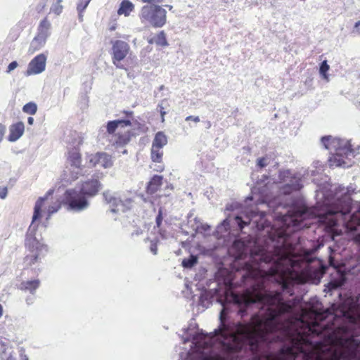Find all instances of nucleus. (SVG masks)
Masks as SVG:
<instances>
[{
	"label": "nucleus",
	"instance_id": "1",
	"mask_svg": "<svg viewBox=\"0 0 360 360\" xmlns=\"http://www.w3.org/2000/svg\"><path fill=\"white\" fill-rule=\"evenodd\" d=\"M53 193V189H49L44 196L39 198L35 202L32 223L28 228L25 238V246L30 252L25 257V263L27 266H31L37 262L47 252V247L35 236L38 227L36 221L41 217L42 207Z\"/></svg>",
	"mask_w": 360,
	"mask_h": 360
},
{
	"label": "nucleus",
	"instance_id": "2",
	"mask_svg": "<svg viewBox=\"0 0 360 360\" xmlns=\"http://www.w3.org/2000/svg\"><path fill=\"white\" fill-rule=\"evenodd\" d=\"M321 143L326 149L330 150L329 164L330 167H349L352 165V159L356 154L360 153V146L356 152L351 148L349 141L334 138L331 136H323Z\"/></svg>",
	"mask_w": 360,
	"mask_h": 360
},
{
	"label": "nucleus",
	"instance_id": "3",
	"mask_svg": "<svg viewBox=\"0 0 360 360\" xmlns=\"http://www.w3.org/2000/svg\"><path fill=\"white\" fill-rule=\"evenodd\" d=\"M101 183L95 178L84 181L81 186L65 192L68 209L75 212H81L89 207L87 197L95 196L101 189Z\"/></svg>",
	"mask_w": 360,
	"mask_h": 360
},
{
	"label": "nucleus",
	"instance_id": "4",
	"mask_svg": "<svg viewBox=\"0 0 360 360\" xmlns=\"http://www.w3.org/2000/svg\"><path fill=\"white\" fill-rule=\"evenodd\" d=\"M258 214L260 215L261 218L264 217V213L263 212H258L256 207H247L240 213L235 214L233 218L228 216L217 226V233L219 236H223L224 232H227L230 229L231 224L236 225L240 230H242Z\"/></svg>",
	"mask_w": 360,
	"mask_h": 360
},
{
	"label": "nucleus",
	"instance_id": "5",
	"mask_svg": "<svg viewBox=\"0 0 360 360\" xmlns=\"http://www.w3.org/2000/svg\"><path fill=\"white\" fill-rule=\"evenodd\" d=\"M166 10L161 6L150 4L142 8L140 18L143 23L148 24L155 27H161L166 22Z\"/></svg>",
	"mask_w": 360,
	"mask_h": 360
},
{
	"label": "nucleus",
	"instance_id": "6",
	"mask_svg": "<svg viewBox=\"0 0 360 360\" xmlns=\"http://www.w3.org/2000/svg\"><path fill=\"white\" fill-rule=\"evenodd\" d=\"M288 257V252L284 249H278L275 254L271 252L262 253L261 255L262 261L265 264H271L266 271L267 275L273 279H276Z\"/></svg>",
	"mask_w": 360,
	"mask_h": 360
},
{
	"label": "nucleus",
	"instance_id": "7",
	"mask_svg": "<svg viewBox=\"0 0 360 360\" xmlns=\"http://www.w3.org/2000/svg\"><path fill=\"white\" fill-rule=\"evenodd\" d=\"M103 197L105 203L109 205L110 212L113 214L124 213L133 206L134 200L131 198L121 196L117 193L109 190L103 193Z\"/></svg>",
	"mask_w": 360,
	"mask_h": 360
},
{
	"label": "nucleus",
	"instance_id": "8",
	"mask_svg": "<svg viewBox=\"0 0 360 360\" xmlns=\"http://www.w3.org/2000/svg\"><path fill=\"white\" fill-rule=\"evenodd\" d=\"M303 175L300 173H292L289 169L281 170L278 174L281 193L287 195L300 190L302 187V176Z\"/></svg>",
	"mask_w": 360,
	"mask_h": 360
},
{
	"label": "nucleus",
	"instance_id": "9",
	"mask_svg": "<svg viewBox=\"0 0 360 360\" xmlns=\"http://www.w3.org/2000/svg\"><path fill=\"white\" fill-rule=\"evenodd\" d=\"M112 63L120 69L123 68L121 61L123 60L129 53L130 50L129 45L124 41L115 40L112 41Z\"/></svg>",
	"mask_w": 360,
	"mask_h": 360
},
{
	"label": "nucleus",
	"instance_id": "10",
	"mask_svg": "<svg viewBox=\"0 0 360 360\" xmlns=\"http://www.w3.org/2000/svg\"><path fill=\"white\" fill-rule=\"evenodd\" d=\"M68 160L72 167V170L70 171L72 176L71 179H68V181H75L79 175L86 174V170L85 168L81 167V155L77 148H74L69 152Z\"/></svg>",
	"mask_w": 360,
	"mask_h": 360
},
{
	"label": "nucleus",
	"instance_id": "11",
	"mask_svg": "<svg viewBox=\"0 0 360 360\" xmlns=\"http://www.w3.org/2000/svg\"><path fill=\"white\" fill-rule=\"evenodd\" d=\"M91 166H101L105 169L110 168L113 165L112 156L106 153H97L88 157Z\"/></svg>",
	"mask_w": 360,
	"mask_h": 360
},
{
	"label": "nucleus",
	"instance_id": "12",
	"mask_svg": "<svg viewBox=\"0 0 360 360\" xmlns=\"http://www.w3.org/2000/svg\"><path fill=\"white\" fill-rule=\"evenodd\" d=\"M46 56L41 53L35 56L29 63L27 75L40 74L45 70Z\"/></svg>",
	"mask_w": 360,
	"mask_h": 360
},
{
	"label": "nucleus",
	"instance_id": "13",
	"mask_svg": "<svg viewBox=\"0 0 360 360\" xmlns=\"http://www.w3.org/2000/svg\"><path fill=\"white\" fill-rule=\"evenodd\" d=\"M131 120H117L113 121H110L108 122L106 129L107 131L109 134H113L116 130L117 132L122 129L126 127H131Z\"/></svg>",
	"mask_w": 360,
	"mask_h": 360
},
{
	"label": "nucleus",
	"instance_id": "14",
	"mask_svg": "<svg viewBox=\"0 0 360 360\" xmlns=\"http://www.w3.org/2000/svg\"><path fill=\"white\" fill-rule=\"evenodd\" d=\"M131 135L130 127L122 129L116 134V138L113 144L117 148L123 147L130 141Z\"/></svg>",
	"mask_w": 360,
	"mask_h": 360
},
{
	"label": "nucleus",
	"instance_id": "15",
	"mask_svg": "<svg viewBox=\"0 0 360 360\" xmlns=\"http://www.w3.org/2000/svg\"><path fill=\"white\" fill-rule=\"evenodd\" d=\"M25 125L22 122H19L12 124L9 129L8 141L11 142L16 141L24 133Z\"/></svg>",
	"mask_w": 360,
	"mask_h": 360
},
{
	"label": "nucleus",
	"instance_id": "16",
	"mask_svg": "<svg viewBox=\"0 0 360 360\" xmlns=\"http://www.w3.org/2000/svg\"><path fill=\"white\" fill-rule=\"evenodd\" d=\"M265 302L267 301L266 300L265 295H257L255 299H246L244 305L238 306V314H240L241 316H243L247 313V309L250 305L255 303H262Z\"/></svg>",
	"mask_w": 360,
	"mask_h": 360
},
{
	"label": "nucleus",
	"instance_id": "17",
	"mask_svg": "<svg viewBox=\"0 0 360 360\" xmlns=\"http://www.w3.org/2000/svg\"><path fill=\"white\" fill-rule=\"evenodd\" d=\"M40 285V281L39 279H34L31 281H26L21 282L20 289L22 290L27 291L31 294H34L36 290Z\"/></svg>",
	"mask_w": 360,
	"mask_h": 360
},
{
	"label": "nucleus",
	"instance_id": "18",
	"mask_svg": "<svg viewBox=\"0 0 360 360\" xmlns=\"http://www.w3.org/2000/svg\"><path fill=\"white\" fill-rule=\"evenodd\" d=\"M346 281V276L343 274H340L337 278L331 279V281L327 284L326 288L328 291L336 290L344 285Z\"/></svg>",
	"mask_w": 360,
	"mask_h": 360
},
{
	"label": "nucleus",
	"instance_id": "19",
	"mask_svg": "<svg viewBox=\"0 0 360 360\" xmlns=\"http://www.w3.org/2000/svg\"><path fill=\"white\" fill-rule=\"evenodd\" d=\"M51 23L46 18L44 19L39 24L37 36L46 41L50 35Z\"/></svg>",
	"mask_w": 360,
	"mask_h": 360
},
{
	"label": "nucleus",
	"instance_id": "20",
	"mask_svg": "<svg viewBox=\"0 0 360 360\" xmlns=\"http://www.w3.org/2000/svg\"><path fill=\"white\" fill-rule=\"evenodd\" d=\"M162 182V177L159 175H155L148 183L147 192L150 194L155 193L161 186Z\"/></svg>",
	"mask_w": 360,
	"mask_h": 360
},
{
	"label": "nucleus",
	"instance_id": "21",
	"mask_svg": "<svg viewBox=\"0 0 360 360\" xmlns=\"http://www.w3.org/2000/svg\"><path fill=\"white\" fill-rule=\"evenodd\" d=\"M167 143V137L162 131H158L153 139L152 146L162 148Z\"/></svg>",
	"mask_w": 360,
	"mask_h": 360
},
{
	"label": "nucleus",
	"instance_id": "22",
	"mask_svg": "<svg viewBox=\"0 0 360 360\" xmlns=\"http://www.w3.org/2000/svg\"><path fill=\"white\" fill-rule=\"evenodd\" d=\"M134 5L129 0H123L120 6L118 9V14H124L125 16H128L130 13L134 10Z\"/></svg>",
	"mask_w": 360,
	"mask_h": 360
},
{
	"label": "nucleus",
	"instance_id": "23",
	"mask_svg": "<svg viewBox=\"0 0 360 360\" xmlns=\"http://www.w3.org/2000/svg\"><path fill=\"white\" fill-rule=\"evenodd\" d=\"M46 40L41 39V37L37 35L31 41L29 48V51L31 53H34L41 49L46 44Z\"/></svg>",
	"mask_w": 360,
	"mask_h": 360
},
{
	"label": "nucleus",
	"instance_id": "24",
	"mask_svg": "<svg viewBox=\"0 0 360 360\" xmlns=\"http://www.w3.org/2000/svg\"><path fill=\"white\" fill-rule=\"evenodd\" d=\"M296 347L297 348H294L293 347H287L285 348L286 353L292 360L297 359L300 354L304 353L302 346L297 345Z\"/></svg>",
	"mask_w": 360,
	"mask_h": 360
},
{
	"label": "nucleus",
	"instance_id": "25",
	"mask_svg": "<svg viewBox=\"0 0 360 360\" xmlns=\"http://www.w3.org/2000/svg\"><path fill=\"white\" fill-rule=\"evenodd\" d=\"M61 207V201L56 199L55 201H52L51 204L49 205L47 208V217L46 220L51 217V216L58 212Z\"/></svg>",
	"mask_w": 360,
	"mask_h": 360
},
{
	"label": "nucleus",
	"instance_id": "26",
	"mask_svg": "<svg viewBox=\"0 0 360 360\" xmlns=\"http://www.w3.org/2000/svg\"><path fill=\"white\" fill-rule=\"evenodd\" d=\"M153 42L156 44L157 45L161 46H166L168 45L165 34L163 31H161L159 32L157 35L153 37V38L151 39Z\"/></svg>",
	"mask_w": 360,
	"mask_h": 360
},
{
	"label": "nucleus",
	"instance_id": "27",
	"mask_svg": "<svg viewBox=\"0 0 360 360\" xmlns=\"http://www.w3.org/2000/svg\"><path fill=\"white\" fill-rule=\"evenodd\" d=\"M198 257L197 255H191L188 258L182 261V266L186 269H191L198 263Z\"/></svg>",
	"mask_w": 360,
	"mask_h": 360
},
{
	"label": "nucleus",
	"instance_id": "28",
	"mask_svg": "<svg viewBox=\"0 0 360 360\" xmlns=\"http://www.w3.org/2000/svg\"><path fill=\"white\" fill-rule=\"evenodd\" d=\"M163 152L161 148H151V159L153 162H160L162 161Z\"/></svg>",
	"mask_w": 360,
	"mask_h": 360
},
{
	"label": "nucleus",
	"instance_id": "29",
	"mask_svg": "<svg viewBox=\"0 0 360 360\" xmlns=\"http://www.w3.org/2000/svg\"><path fill=\"white\" fill-rule=\"evenodd\" d=\"M22 110L25 113L33 115L37 112V106L36 103L33 102H30L23 106Z\"/></svg>",
	"mask_w": 360,
	"mask_h": 360
},
{
	"label": "nucleus",
	"instance_id": "30",
	"mask_svg": "<svg viewBox=\"0 0 360 360\" xmlns=\"http://www.w3.org/2000/svg\"><path fill=\"white\" fill-rule=\"evenodd\" d=\"M1 344L4 349L0 353V359L1 360H15V358L13 356L11 352L8 351L6 348H5V345L3 342H1Z\"/></svg>",
	"mask_w": 360,
	"mask_h": 360
},
{
	"label": "nucleus",
	"instance_id": "31",
	"mask_svg": "<svg viewBox=\"0 0 360 360\" xmlns=\"http://www.w3.org/2000/svg\"><path fill=\"white\" fill-rule=\"evenodd\" d=\"M200 220L194 216V214L190 212L188 214V225L195 231V226H198Z\"/></svg>",
	"mask_w": 360,
	"mask_h": 360
},
{
	"label": "nucleus",
	"instance_id": "32",
	"mask_svg": "<svg viewBox=\"0 0 360 360\" xmlns=\"http://www.w3.org/2000/svg\"><path fill=\"white\" fill-rule=\"evenodd\" d=\"M167 105V101L164 99L160 101V103L158 105V108L161 115V120L162 122L165 121V115L167 114V112L165 110Z\"/></svg>",
	"mask_w": 360,
	"mask_h": 360
},
{
	"label": "nucleus",
	"instance_id": "33",
	"mask_svg": "<svg viewBox=\"0 0 360 360\" xmlns=\"http://www.w3.org/2000/svg\"><path fill=\"white\" fill-rule=\"evenodd\" d=\"M330 67L327 63L326 60L323 61L319 68L320 75L323 77V79L328 80V75L326 74L327 71L329 70Z\"/></svg>",
	"mask_w": 360,
	"mask_h": 360
},
{
	"label": "nucleus",
	"instance_id": "34",
	"mask_svg": "<svg viewBox=\"0 0 360 360\" xmlns=\"http://www.w3.org/2000/svg\"><path fill=\"white\" fill-rule=\"evenodd\" d=\"M270 162V158L268 157L259 158L257 160V166L259 168H263L267 166Z\"/></svg>",
	"mask_w": 360,
	"mask_h": 360
},
{
	"label": "nucleus",
	"instance_id": "35",
	"mask_svg": "<svg viewBox=\"0 0 360 360\" xmlns=\"http://www.w3.org/2000/svg\"><path fill=\"white\" fill-rule=\"evenodd\" d=\"M210 226L207 224H202L200 221L198 226H195V233H202L210 230Z\"/></svg>",
	"mask_w": 360,
	"mask_h": 360
},
{
	"label": "nucleus",
	"instance_id": "36",
	"mask_svg": "<svg viewBox=\"0 0 360 360\" xmlns=\"http://www.w3.org/2000/svg\"><path fill=\"white\" fill-rule=\"evenodd\" d=\"M91 0H81L77 4V11L82 13L88 6Z\"/></svg>",
	"mask_w": 360,
	"mask_h": 360
},
{
	"label": "nucleus",
	"instance_id": "37",
	"mask_svg": "<svg viewBox=\"0 0 360 360\" xmlns=\"http://www.w3.org/2000/svg\"><path fill=\"white\" fill-rule=\"evenodd\" d=\"M61 0H58V3L60 2ZM62 6L59 4H56L51 8V11L56 15H59L62 12Z\"/></svg>",
	"mask_w": 360,
	"mask_h": 360
},
{
	"label": "nucleus",
	"instance_id": "38",
	"mask_svg": "<svg viewBox=\"0 0 360 360\" xmlns=\"http://www.w3.org/2000/svg\"><path fill=\"white\" fill-rule=\"evenodd\" d=\"M281 304L282 311L284 313L289 312L292 309L291 304L289 302L283 301L281 302Z\"/></svg>",
	"mask_w": 360,
	"mask_h": 360
},
{
	"label": "nucleus",
	"instance_id": "39",
	"mask_svg": "<svg viewBox=\"0 0 360 360\" xmlns=\"http://www.w3.org/2000/svg\"><path fill=\"white\" fill-rule=\"evenodd\" d=\"M240 207L239 204L238 202H232L231 204H228L226 207V211H234L237 209H238Z\"/></svg>",
	"mask_w": 360,
	"mask_h": 360
},
{
	"label": "nucleus",
	"instance_id": "40",
	"mask_svg": "<svg viewBox=\"0 0 360 360\" xmlns=\"http://www.w3.org/2000/svg\"><path fill=\"white\" fill-rule=\"evenodd\" d=\"M155 221H156L157 226L160 227L161 224H162V208L159 209L158 214L156 217Z\"/></svg>",
	"mask_w": 360,
	"mask_h": 360
},
{
	"label": "nucleus",
	"instance_id": "41",
	"mask_svg": "<svg viewBox=\"0 0 360 360\" xmlns=\"http://www.w3.org/2000/svg\"><path fill=\"white\" fill-rule=\"evenodd\" d=\"M150 250L155 255L158 254V246L156 242L151 241Z\"/></svg>",
	"mask_w": 360,
	"mask_h": 360
},
{
	"label": "nucleus",
	"instance_id": "42",
	"mask_svg": "<svg viewBox=\"0 0 360 360\" xmlns=\"http://www.w3.org/2000/svg\"><path fill=\"white\" fill-rule=\"evenodd\" d=\"M8 190L6 187H0V198L5 199L7 196Z\"/></svg>",
	"mask_w": 360,
	"mask_h": 360
},
{
	"label": "nucleus",
	"instance_id": "43",
	"mask_svg": "<svg viewBox=\"0 0 360 360\" xmlns=\"http://www.w3.org/2000/svg\"><path fill=\"white\" fill-rule=\"evenodd\" d=\"M18 64L16 61L11 62L8 66V72H11L12 70H15L18 67Z\"/></svg>",
	"mask_w": 360,
	"mask_h": 360
},
{
	"label": "nucleus",
	"instance_id": "44",
	"mask_svg": "<svg viewBox=\"0 0 360 360\" xmlns=\"http://www.w3.org/2000/svg\"><path fill=\"white\" fill-rule=\"evenodd\" d=\"M190 120H192L194 122L198 123L200 122V117L198 116H193V115H189L186 117V121H190Z\"/></svg>",
	"mask_w": 360,
	"mask_h": 360
},
{
	"label": "nucleus",
	"instance_id": "45",
	"mask_svg": "<svg viewBox=\"0 0 360 360\" xmlns=\"http://www.w3.org/2000/svg\"><path fill=\"white\" fill-rule=\"evenodd\" d=\"M6 131V127L4 125L0 124V142L1 141L3 136L4 135Z\"/></svg>",
	"mask_w": 360,
	"mask_h": 360
},
{
	"label": "nucleus",
	"instance_id": "46",
	"mask_svg": "<svg viewBox=\"0 0 360 360\" xmlns=\"http://www.w3.org/2000/svg\"><path fill=\"white\" fill-rule=\"evenodd\" d=\"M142 234V230L141 229H136L132 233L131 236H139Z\"/></svg>",
	"mask_w": 360,
	"mask_h": 360
},
{
	"label": "nucleus",
	"instance_id": "47",
	"mask_svg": "<svg viewBox=\"0 0 360 360\" xmlns=\"http://www.w3.org/2000/svg\"><path fill=\"white\" fill-rule=\"evenodd\" d=\"M27 123L30 124V125H32L33 123H34V118L32 117H29L27 118Z\"/></svg>",
	"mask_w": 360,
	"mask_h": 360
},
{
	"label": "nucleus",
	"instance_id": "48",
	"mask_svg": "<svg viewBox=\"0 0 360 360\" xmlns=\"http://www.w3.org/2000/svg\"><path fill=\"white\" fill-rule=\"evenodd\" d=\"M143 2H148V3H150L151 4H153L152 3H159L160 2V0H142Z\"/></svg>",
	"mask_w": 360,
	"mask_h": 360
},
{
	"label": "nucleus",
	"instance_id": "49",
	"mask_svg": "<svg viewBox=\"0 0 360 360\" xmlns=\"http://www.w3.org/2000/svg\"><path fill=\"white\" fill-rule=\"evenodd\" d=\"M179 360H239V359H179Z\"/></svg>",
	"mask_w": 360,
	"mask_h": 360
},
{
	"label": "nucleus",
	"instance_id": "50",
	"mask_svg": "<svg viewBox=\"0 0 360 360\" xmlns=\"http://www.w3.org/2000/svg\"><path fill=\"white\" fill-rule=\"evenodd\" d=\"M26 302L27 304H31L33 302V298L32 297H27L26 299Z\"/></svg>",
	"mask_w": 360,
	"mask_h": 360
},
{
	"label": "nucleus",
	"instance_id": "51",
	"mask_svg": "<svg viewBox=\"0 0 360 360\" xmlns=\"http://www.w3.org/2000/svg\"><path fill=\"white\" fill-rule=\"evenodd\" d=\"M354 32H356L358 34H360V26L359 27L354 26Z\"/></svg>",
	"mask_w": 360,
	"mask_h": 360
},
{
	"label": "nucleus",
	"instance_id": "52",
	"mask_svg": "<svg viewBox=\"0 0 360 360\" xmlns=\"http://www.w3.org/2000/svg\"><path fill=\"white\" fill-rule=\"evenodd\" d=\"M124 113L127 115V117H131L133 115L132 111H125Z\"/></svg>",
	"mask_w": 360,
	"mask_h": 360
},
{
	"label": "nucleus",
	"instance_id": "53",
	"mask_svg": "<svg viewBox=\"0 0 360 360\" xmlns=\"http://www.w3.org/2000/svg\"><path fill=\"white\" fill-rule=\"evenodd\" d=\"M205 124H206V128L207 129H210L211 127V122L210 121H207L205 122Z\"/></svg>",
	"mask_w": 360,
	"mask_h": 360
},
{
	"label": "nucleus",
	"instance_id": "54",
	"mask_svg": "<svg viewBox=\"0 0 360 360\" xmlns=\"http://www.w3.org/2000/svg\"><path fill=\"white\" fill-rule=\"evenodd\" d=\"M3 314V307L1 306V304H0V317L2 316Z\"/></svg>",
	"mask_w": 360,
	"mask_h": 360
},
{
	"label": "nucleus",
	"instance_id": "55",
	"mask_svg": "<svg viewBox=\"0 0 360 360\" xmlns=\"http://www.w3.org/2000/svg\"><path fill=\"white\" fill-rule=\"evenodd\" d=\"M252 200V197L247 198L246 200H245V203L247 204L248 200Z\"/></svg>",
	"mask_w": 360,
	"mask_h": 360
},
{
	"label": "nucleus",
	"instance_id": "56",
	"mask_svg": "<svg viewBox=\"0 0 360 360\" xmlns=\"http://www.w3.org/2000/svg\"><path fill=\"white\" fill-rule=\"evenodd\" d=\"M79 19L80 21H82V13H79Z\"/></svg>",
	"mask_w": 360,
	"mask_h": 360
},
{
	"label": "nucleus",
	"instance_id": "57",
	"mask_svg": "<svg viewBox=\"0 0 360 360\" xmlns=\"http://www.w3.org/2000/svg\"><path fill=\"white\" fill-rule=\"evenodd\" d=\"M22 360H28V357L26 355L22 356Z\"/></svg>",
	"mask_w": 360,
	"mask_h": 360
},
{
	"label": "nucleus",
	"instance_id": "58",
	"mask_svg": "<svg viewBox=\"0 0 360 360\" xmlns=\"http://www.w3.org/2000/svg\"><path fill=\"white\" fill-rule=\"evenodd\" d=\"M122 154H127L128 151L127 149H124L122 151H121Z\"/></svg>",
	"mask_w": 360,
	"mask_h": 360
},
{
	"label": "nucleus",
	"instance_id": "59",
	"mask_svg": "<svg viewBox=\"0 0 360 360\" xmlns=\"http://www.w3.org/2000/svg\"><path fill=\"white\" fill-rule=\"evenodd\" d=\"M355 27H360V20L355 23Z\"/></svg>",
	"mask_w": 360,
	"mask_h": 360
},
{
	"label": "nucleus",
	"instance_id": "60",
	"mask_svg": "<svg viewBox=\"0 0 360 360\" xmlns=\"http://www.w3.org/2000/svg\"><path fill=\"white\" fill-rule=\"evenodd\" d=\"M167 7H168L170 10L172 8V6H169L167 5Z\"/></svg>",
	"mask_w": 360,
	"mask_h": 360
},
{
	"label": "nucleus",
	"instance_id": "61",
	"mask_svg": "<svg viewBox=\"0 0 360 360\" xmlns=\"http://www.w3.org/2000/svg\"><path fill=\"white\" fill-rule=\"evenodd\" d=\"M163 89H164V86H163V85H162V86L160 87V90H162Z\"/></svg>",
	"mask_w": 360,
	"mask_h": 360
}]
</instances>
